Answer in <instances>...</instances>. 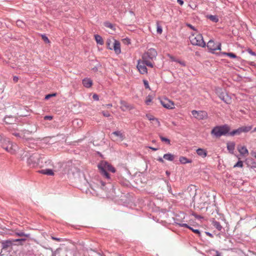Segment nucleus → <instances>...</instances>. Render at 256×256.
I'll use <instances>...</instances> for the list:
<instances>
[{
    "label": "nucleus",
    "mask_w": 256,
    "mask_h": 256,
    "mask_svg": "<svg viewBox=\"0 0 256 256\" xmlns=\"http://www.w3.org/2000/svg\"><path fill=\"white\" fill-rule=\"evenodd\" d=\"M235 135H239L238 128L236 130H234L231 132H230V130L228 132V133L227 134V136H234Z\"/></svg>",
    "instance_id": "nucleus-36"
},
{
    "label": "nucleus",
    "mask_w": 256,
    "mask_h": 256,
    "mask_svg": "<svg viewBox=\"0 0 256 256\" xmlns=\"http://www.w3.org/2000/svg\"><path fill=\"white\" fill-rule=\"evenodd\" d=\"M143 82H144V84L145 88H146V89L150 90V86H149V84H148V81L147 80H143Z\"/></svg>",
    "instance_id": "nucleus-42"
},
{
    "label": "nucleus",
    "mask_w": 256,
    "mask_h": 256,
    "mask_svg": "<svg viewBox=\"0 0 256 256\" xmlns=\"http://www.w3.org/2000/svg\"><path fill=\"white\" fill-rule=\"evenodd\" d=\"M216 254L215 256H222V254L218 250L216 251Z\"/></svg>",
    "instance_id": "nucleus-59"
},
{
    "label": "nucleus",
    "mask_w": 256,
    "mask_h": 256,
    "mask_svg": "<svg viewBox=\"0 0 256 256\" xmlns=\"http://www.w3.org/2000/svg\"><path fill=\"white\" fill-rule=\"evenodd\" d=\"M160 104L164 108L168 109H173L174 108V102L168 98L161 100Z\"/></svg>",
    "instance_id": "nucleus-12"
},
{
    "label": "nucleus",
    "mask_w": 256,
    "mask_h": 256,
    "mask_svg": "<svg viewBox=\"0 0 256 256\" xmlns=\"http://www.w3.org/2000/svg\"><path fill=\"white\" fill-rule=\"evenodd\" d=\"M104 24L106 28H108L112 30H115V27L114 25L109 22L106 21L104 22Z\"/></svg>",
    "instance_id": "nucleus-33"
},
{
    "label": "nucleus",
    "mask_w": 256,
    "mask_h": 256,
    "mask_svg": "<svg viewBox=\"0 0 256 256\" xmlns=\"http://www.w3.org/2000/svg\"><path fill=\"white\" fill-rule=\"evenodd\" d=\"M179 160L180 162L182 164L190 163L192 162L191 160L188 159L186 157L184 156H180L179 158Z\"/></svg>",
    "instance_id": "nucleus-28"
},
{
    "label": "nucleus",
    "mask_w": 256,
    "mask_h": 256,
    "mask_svg": "<svg viewBox=\"0 0 256 256\" xmlns=\"http://www.w3.org/2000/svg\"><path fill=\"white\" fill-rule=\"evenodd\" d=\"M112 104H106V106L108 108H111L112 106Z\"/></svg>",
    "instance_id": "nucleus-62"
},
{
    "label": "nucleus",
    "mask_w": 256,
    "mask_h": 256,
    "mask_svg": "<svg viewBox=\"0 0 256 256\" xmlns=\"http://www.w3.org/2000/svg\"><path fill=\"white\" fill-rule=\"evenodd\" d=\"M12 244V241L10 240H2V248L3 249H6L8 248L11 246Z\"/></svg>",
    "instance_id": "nucleus-18"
},
{
    "label": "nucleus",
    "mask_w": 256,
    "mask_h": 256,
    "mask_svg": "<svg viewBox=\"0 0 256 256\" xmlns=\"http://www.w3.org/2000/svg\"><path fill=\"white\" fill-rule=\"evenodd\" d=\"M189 229L190 230L198 234V236L200 235V232L198 229H194L192 227L189 228Z\"/></svg>",
    "instance_id": "nucleus-41"
},
{
    "label": "nucleus",
    "mask_w": 256,
    "mask_h": 256,
    "mask_svg": "<svg viewBox=\"0 0 256 256\" xmlns=\"http://www.w3.org/2000/svg\"><path fill=\"white\" fill-rule=\"evenodd\" d=\"M52 116H46L44 117V120H52Z\"/></svg>",
    "instance_id": "nucleus-53"
},
{
    "label": "nucleus",
    "mask_w": 256,
    "mask_h": 256,
    "mask_svg": "<svg viewBox=\"0 0 256 256\" xmlns=\"http://www.w3.org/2000/svg\"><path fill=\"white\" fill-rule=\"evenodd\" d=\"M174 155L170 153L164 154L163 156V158L164 159L168 160V161H173L174 160Z\"/></svg>",
    "instance_id": "nucleus-25"
},
{
    "label": "nucleus",
    "mask_w": 256,
    "mask_h": 256,
    "mask_svg": "<svg viewBox=\"0 0 256 256\" xmlns=\"http://www.w3.org/2000/svg\"><path fill=\"white\" fill-rule=\"evenodd\" d=\"M192 116L198 120H204L208 118V114L205 111L193 110L192 111Z\"/></svg>",
    "instance_id": "nucleus-10"
},
{
    "label": "nucleus",
    "mask_w": 256,
    "mask_h": 256,
    "mask_svg": "<svg viewBox=\"0 0 256 256\" xmlns=\"http://www.w3.org/2000/svg\"><path fill=\"white\" fill-rule=\"evenodd\" d=\"M238 150L239 152L242 156H244L246 154H248V150L246 148V146H245L238 147Z\"/></svg>",
    "instance_id": "nucleus-24"
},
{
    "label": "nucleus",
    "mask_w": 256,
    "mask_h": 256,
    "mask_svg": "<svg viewBox=\"0 0 256 256\" xmlns=\"http://www.w3.org/2000/svg\"><path fill=\"white\" fill-rule=\"evenodd\" d=\"M174 222L176 225L179 226L180 227H184L189 229L190 226L187 224L182 222L178 219L176 218L174 220Z\"/></svg>",
    "instance_id": "nucleus-23"
},
{
    "label": "nucleus",
    "mask_w": 256,
    "mask_h": 256,
    "mask_svg": "<svg viewBox=\"0 0 256 256\" xmlns=\"http://www.w3.org/2000/svg\"><path fill=\"white\" fill-rule=\"evenodd\" d=\"M192 215L194 216L196 219H198V220H200V219L203 218L202 216L200 215H198V214H196V213H194V212L192 214Z\"/></svg>",
    "instance_id": "nucleus-43"
},
{
    "label": "nucleus",
    "mask_w": 256,
    "mask_h": 256,
    "mask_svg": "<svg viewBox=\"0 0 256 256\" xmlns=\"http://www.w3.org/2000/svg\"><path fill=\"white\" fill-rule=\"evenodd\" d=\"M52 238L54 240H56V241H58V242H60L61 239L60 238H56V237H54V236H52Z\"/></svg>",
    "instance_id": "nucleus-55"
},
{
    "label": "nucleus",
    "mask_w": 256,
    "mask_h": 256,
    "mask_svg": "<svg viewBox=\"0 0 256 256\" xmlns=\"http://www.w3.org/2000/svg\"><path fill=\"white\" fill-rule=\"evenodd\" d=\"M243 166V162L241 160H238L234 166V168L240 167L242 168Z\"/></svg>",
    "instance_id": "nucleus-39"
},
{
    "label": "nucleus",
    "mask_w": 256,
    "mask_h": 256,
    "mask_svg": "<svg viewBox=\"0 0 256 256\" xmlns=\"http://www.w3.org/2000/svg\"><path fill=\"white\" fill-rule=\"evenodd\" d=\"M196 154L202 158H204L207 156V152L204 148H198L196 150Z\"/></svg>",
    "instance_id": "nucleus-16"
},
{
    "label": "nucleus",
    "mask_w": 256,
    "mask_h": 256,
    "mask_svg": "<svg viewBox=\"0 0 256 256\" xmlns=\"http://www.w3.org/2000/svg\"><path fill=\"white\" fill-rule=\"evenodd\" d=\"M152 97L150 96H148L146 98L145 102L146 105H149L150 103L152 102Z\"/></svg>",
    "instance_id": "nucleus-40"
},
{
    "label": "nucleus",
    "mask_w": 256,
    "mask_h": 256,
    "mask_svg": "<svg viewBox=\"0 0 256 256\" xmlns=\"http://www.w3.org/2000/svg\"><path fill=\"white\" fill-rule=\"evenodd\" d=\"M38 172L40 174H46L48 176H53L54 174V172L51 169H45L39 170Z\"/></svg>",
    "instance_id": "nucleus-21"
},
{
    "label": "nucleus",
    "mask_w": 256,
    "mask_h": 256,
    "mask_svg": "<svg viewBox=\"0 0 256 256\" xmlns=\"http://www.w3.org/2000/svg\"><path fill=\"white\" fill-rule=\"evenodd\" d=\"M76 122L78 124H80V125L82 124V121L80 120H74V124Z\"/></svg>",
    "instance_id": "nucleus-54"
},
{
    "label": "nucleus",
    "mask_w": 256,
    "mask_h": 256,
    "mask_svg": "<svg viewBox=\"0 0 256 256\" xmlns=\"http://www.w3.org/2000/svg\"><path fill=\"white\" fill-rule=\"evenodd\" d=\"M146 66L153 68L154 64L152 62H146L142 60H139L138 61L137 68L141 74H146L148 72V70Z\"/></svg>",
    "instance_id": "nucleus-5"
},
{
    "label": "nucleus",
    "mask_w": 256,
    "mask_h": 256,
    "mask_svg": "<svg viewBox=\"0 0 256 256\" xmlns=\"http://www.w3.org/2000/svg\"><path fill=\"white\" fill-rule=\"evenodd\" d=\"M156 31L158 34H162V28L158 24L157 25Z\"/></svg>",
    "instance_id": "nucleus-45"
},
{
    "label": "nucleus",
    "mask_w": 256,
    "mask_h": 256,
    "mask_svg": "<svg viewBox=\"0 0 256 256\" xmlns=\"http://www.w3.org/2000/svg\"><path fill=\"white\" fill-rule=\"evenodd\" d=\"M226 148L230 153L233 154L235 148V143L234 142H228L226 144Z\"/></svg>",
    "instance_id": "nucleus-19"
},
{
    "label": "nucleus",
    "mask_w": 256,
    "mask_h": 256,
    "mask_svg": "<svg viewBox=\"0 0 256 256\" xmlns=\"http://www.w3.org/2000/svg\"><path fill=\"white\" fill-rule=\"evenodd\" d=\"M170 59H171V60L172 61L178 62V64H180L182 66H186V63L184 61L180 60H179L178 59H176L174 57H171Z\"/></svg>",
    "instance_id": "nucleus-34"
},
{
    "label": "nucleus",
    "mask_w": 256,
    "mask_h": 256,
    "mask_svg": "<svg viewBox=\"0 0 256 256\" xmlns=\"http://www.w3.org/2000/svg\"><path fill=\"white\" fill-rule=\"evenodd\" d=\"M52 254L51 256H56V254L59 253L60 250L58 248L56 249V250H52Z\"/></svg>",
    "instance_id": "nucleus-44"
},
{
    "label": "nucleus",
    "mask_w": 256,
    "mask_h": 256,
    "mask_svg": "<svg viewBox=\"0 0 256 256\" xmlns=\"http://www.w3.org/2000/svg\"><path fill=\"white\" fill-rule=\"evenodd\" d=\"M205 233H206V235H208V236H210V237H211V238H213V236H213V234H211V233L209 232H205Z\"/></svg>",
    "instance_id": "nucleus-57"
},
{
    "label": "nucleus",
    "mask_w": 256,
    "mask_h": 256,
    "mask_svg": "<svg viewBox=\"0 0 256 256\" xmlns=\"http://www.w3.org/2000/svg\"><path fill=\"white\" fill-rule=\"evenodd\" d=\"M92 98L96 101H98L99 100V97L96 94H94L92 96Z\"/></svg>",
    "instance_id": "nucleus-52"
},
{
    "label": "nucleus",
    "mask_w": 256,
    "mask_h": 256,
    "mask_svg": "<svg viewBox=\"0 0 256 256\" xmlns=\"http://www.w3.org/2000/svg\"><path fill=\"white\" fill-rule=\"evenodd\" d=\"M252 128V126H242L239 127L238 130V132L239 135H240L242 133H247L250 132Z\"/></svg>",
    "instance_id": "nucleus-13"
},
{
    "label": "nucleus",
    "mask_w": 256,
    "mask_h": 256,
    "mask_svg": "<svg viewBox=\"0 0 256 256\" xmlns=\"http://www.w3.org/2000/svg\"><path fill=\"white\" fill-rule=\"evenodd\" d=\"M102 115L105 117H110V114L106 111L102 112Z\"/></svg>",
    "instance_id": "nucleus-49"
},
{
    "label": "nucleus",
    "mask_w": 256,
    "mask_h": 256,
    "mask_svg": "<svg viewBox=\"0 0 256 256\" xmlns=\"http://www.w3.org/2000/svg\"><path fill=\"white\" fill-rule=\"evenodd\" d=\"M94 38L98 44L100 45H102L104 44V40L98 34H96L94 35Z\"/></svg>",
    "instance_id": "nucleus-27"
},
{
    "label": "nucleus",
    "mask_w": 256,
    "mask_h": 256,
    "mask_svg": "<svg viewBox=\"0 0 256 256\" xmlns=\"http://www.w3.org/2000/svg\"><path fill=\"white\" fill-rule=\"evenodd\" d=\"M252 168H256V162H252Z\"/></svg>",
    "instance_id": "nucleus-61"
},
{
    "label": "nucleus",
    "mask_w": 256,
    "mask_h": 256,
    "mask_svg": "<svg viewBox=\"0 0 256 256\" xmlns=\"http://www.w3.org/2000/svg\"><path fill=\"white\" fill-rule=\"evenodd\" d=\"M94 256H104L100 253H95Z\"/></svg>",
    "instance_id": "nucleus-64"
},
{
    "label": "nucleus",
    "mask_w": 256,
    "mask_h": 256,
    "mask_svg": "<svg viewBox=\"0 0 256 256\" xmlns=\"http://www.w3.org/2000/svg\"><path fill=\"white\" fill-rule=\"evenodd\" d=\"M150 149H151L152 150H154V151H156L158 150V148H154V147H152V146H148V147Z\"/></svg>",
    "instance_id": "nucleus-58"
},
{
    "label": "nucleus",
    "mask_w": 256,
    "mask_h": 256,
    "mask_svg": "<svg viewBox=\"0 0 256 256\" xmlns=\"http://www.w3.org/2000/svg\"><path fill=\"white\" fill-rule=\"evenodd\" d=\"M120 104L122 107H124L126 109L131 110L133 108L131 105L128 104L126 102L122 100L120 101Z\"/></svg>",
    "instance_id": "nucleus-32"
},
{
    "label": "nucleus",
    "mask_w": 256,
    "mask_h": 256,
    "mask_svg": "<svg viewBox=\"0 0 256 256\" xmlns=\"http://www.w3.org/2000/svg\"><path fill=\"white\" fill-rule=\"evenodd\" d=\"M10 119H14V118L12 116H7V117H6L4 118V122H6V123H8V124H12V121Z\"/></svg>",
    "instance_id": "nucleus-37"
},
{
    "label": "nucleus",
    "mask_w": 256,
    "mask_h": 256,
    "mask_svg": "<svg viewBox=\"0 0 256 256\" xmlns=\"http://www.w3.org/2000/svg\"><path fill=\"white\" fill-rule=\"evenodd\" d=\"M247 52L248 54L252 56H256V53L254 52H253L251 49L248 48L247 50Z\"/></svg>",
    "instance_id": "nucleus-48"
},
{
    "label": "nucleus",
    "mask_w": 256,
    "mask_h": 256,
    "mask_svg": "<svg viewBox=\"0 0 256 256\" xmlns=\"http://www.w3.org/2000/svg\"><path fill=\"white\" fill-rule=\"evenodd\" d=\"M157 51L154 48H150L142 56V60L146 62H152L156 59Z\"/></svg>",
    "instance_id": "nucleus-6"
},
{
    "label": "nucleus",
    "mask_w": 256,
    "mask_h": 256,
    "mask_svg": "<svg viewBox=\"0 0 256 256\" xmlns=\"http://www.w3.org/2000/svg\"><path fill=\"white\" fill-rule=\"evenodd\" d=\"M186 26H188V28H191L192 30H194V31H196V29L194 28V26H192L191 24H186Z\"/></svg>",
    "instance_id": "nucleus-51"
},
{
    "label": "nucleus",
    "mask_w": 256,
    "mask_h": 256,
    "mask_svg": "<svg viewBox=\"0 0 256 256\" xmlns=\"http://www.w3.org/2000/svg\"><path fill=\"white\" fill-rule=\"evenodd\" d=\"M18 148V146L17 144L12 142L11 143L8 144V146H7L4 149L11 154H14L16 152Z\"/></svg>",
    "instance_id": "nucleus-11"
},
{
    "label": "nucleus",
    "mask_w": 256,
    "mask_h": 256,
    "mask_svg": "<svg viewBox=\"0 0 256 256\" xmlns=\"http://www.w3.org/2000/svg\"><path fill=\"white\" fill-rule=\"evenodd\" d=\"M11 142H12L10 140L9 138H4L2 136L0 135V143L3 148H5L7 146H8V144Z\"/></svg>",
    "instance_id": "nucleus-14"
},
{
    "label": "nucleus",
    "mask_w": 256,
    "mask_h": 256,
    "mask_svg": "<svg viewBox=\"0 0 256 256\" xmlns=\"http://www.w3.org/2000/svg\"><path fill=\"white\" fill-rule=\"evenodd\" d=\"M16 24L18 26H20L21 28H22L24 26V22H23V21H22L20 20H16Z\"/></svg>",
    "instance_id": "nucleus-38"
},
{
    "label": "nucleus",
    "mask_w": 256,
    "mask_h": 256,
    "mask_svg": "<svg viewBox=\"0 0 256 256\" xmlns=\"http://www.w3.org/2000/svg\"><path fill=\"white\" fill-rule=\"evenodd\" d=\"M112 135H114L118 137L121 140H122L125 138L124 135L119 130L114 131L112 133Z\"/></svg>",
    "instance_id": "nucleus-20"
},
{
    "label": "nucleus",
    "mask_w": 256,
    "mask_h": 256,
    "mask_svg": "<svg viewBox=\"0 0 256 256\" xmlns=\"http://www.w3.org/2000/svg\"><path fill=\"white\" fill-rule=\"evenodd\" d=\"M15 234L20 236H26V238H29L30 236V234H25L22 231H18L15 232Z\"/></svg>",
    "instance_id": "nucleus-31"
},
{
    "label": "nucleus",
    "mask_w": 256,
    "mask_h": 256,
    "mask_svg": "<svg viewBox=\"0 0 256 256\" xmlns=\"http://www.w3.org/2000/svg\"><path fill=\"white\" fill-rule=\"evenodd\" d=\"M20 160H26L28 165L31 168L37 166L42 167L44 166L43 161L44 158V156H42L38 153H32L24 150L20 152Z\"/></svg>",
    "instance_id": "nucleus-1"
},
{
    "label": "nucleus",
    "mask_w": 256,
    "mask_h": 256,
    "mask_svg": "<svg viewBox=\"0 0 256 256\" xmlns=\"http://www.w3.org/2000/svg\"><path fill=\"white\" fill-rule=\"evenodd\" d=\"M212 225L215 228H216L219 231L221 230L222 229V227L221 226L220 222L216 220L212 222Z\"/></svg>",
    "instance_id": "nucleus-30"
},
{
    "label": "nucleus",
    "mask_w": 256,
    "mask_h": 256,
    "mask_svg": "<svg viewBox=\"0 0 256 256\" xmlns=\"http://www.w3.org/2000/svg\"><path fill=\"white\" fill-rule=\"evenodd\" d=\"M56 96V93H54V94H48L46 96L45 100H48L50 98H51L52 96Z\"/></svg>",
    "instance_id": "nucleus-47"
},
{
    "label": "nucleus",
    "mask_w": 256,
    "mask_h": 256,
    "mask_svg": "<svg viewBox=\"0 0 256 256\" xmlns=\"http://www.w3.org/2000/svg\"><path fill=\"white\" fill-rule=\"evenodd\" d=\"M42 38L43 39V40H44V42H46V43H49L50 42V40L48 38L45 36V35H42Z\"/></svg>",
    "instance_id": "nucleus-50"
},
{
    "label": "nucleus",
    "mask_w": 256,
    "mask_h": 256,
    "mask_svg": "<svg viewBox=\"0 0 256 256\" xmlns=\"http://www.w3.org/2000/svg\"><path fill=\"white\" fill-rule=\"evenodd\" d=\"M206 18L214 22H217L219 20L218 16L216 15H207Z\"/></svg>",
    "instance_id": "nucleus-26"
},
{
    "label": "nucleus",
    "mask_w": 256,
    "mask_h": 256,
    "mask_svg": "<svg viewBox=\"0 0 256 256\" xmlns=\"http://www.w3.org/2000/svg\"><path fill=\"white\" fill-rule=\"evenodd\" d=\"M146 117L148 120L155 122L158 126H160V123L158 118H155L154 116L150 114H146Z\"/></svg>",
    "instance_id": "nucleus-22"
},
{
    "label": "nucleus",
    "mask_w": 256,
    "mask_h": 256,
    "mask_svg": "<svg viewBox=\"0 0 256 256\" xmlns=\"http://www.w3.org/2000/svg\"><path fill=\"white\" fill-rule=\"evenodd\" d=\"M25 132L24 131H20V132H12V134L16 136L18 138L22 139L26 145L28 146L29 141L33 140L32 138H26L24 135Z\"/></svg>",
    "instance_id": "nucleus-8"
},
{
    "label": "nucleus",
    "mask_w": 256,
    "mask_h": 256,
    "mask_svg": "<svg viewBox=\"0 0 256 256\" xmlns=\"http://www.w3.org/2000/svg\"><path fill=\"white\" fill-rule=\"evenodd\" d=\"M158 160L160 162H164V160H163V158H158Z\"/></svg>",
    "instance_id": "nucleus-60"
},
{
    "label": "nucleus",
    "mask_w": 256,
    "mask_h": 256,
    "mask_svg": "<svg viewBox=\"0 0 256 256\" xmlns=\"http://www.w3.org/2000/svg\"><path fill=\"white\" fill-rule=\"evenodd\" d=\"M216 92L218 97L225 103L229 104L231 102V97L228 94L225 90L218 88L216 90Z\"/></svg>",
    "instance_id": "nucleus-7"
},
{
    "label": "nucleus",
    "mask_w": 256,
    "mask_h": 256,
    "mask_svg": "<svg viewBox=\"0 0 256 256\" xmlns=\"http://www.w3.org/2000/svg\"><path fill=\"white\" fill-rule=\"evenodd\" d=\"M207 46L209 50L212 53H214V52L216 50H221V44L220 42L216 44L212 40H210L208 41Z\"/></svg>",
    "instance_id": "nucleus-9"
},
{
    "label": "nucleus",
    "mask_w": 256,
    "mask_h": 256,
    "mask_svg": "<svg viewBox=\"0 0 256 256\" xmlns=\"http://www.w3.org/2000/svg\"><path fill=\"white\" fill-rule=\"evenodd\" d=\"M177 2L180 5L182 6L184 2L182 0H177Z\"/></svg>",
    "instance_id": "nucleus-56"
},
{
    "label": "nucleus",
    "mask_w": 256,
    "mask_h": 256,
    "mask_svg": "<svg viewBox=\"0 0 256 256\" xmlns=\"http://www.w3.org/2000/svg\"><path fill=\"white\" fill-rule=\"evenodd\" d=\"M82 84L86 88H89L92 86V81L90 78H85L82 80Z\"/></svg>",
    "instance_id": "nucleus-17"
},
{
    "label": "nucleus",
    "mask_w": 256,
    "mask_h": 256,
    "mask_svg": "<svg viewBox=\"0 0 256 256\" xmlns=\"http://www.w3.org/2000/svg\"><path fill=\"white\" fill-rule=\"evenodd\" d=\"M160 138L162 142L166 143L168 145H170V140L168 138L164 137L162 136H160Z\"/></svg>",
    "instance_id": "nucleus-35"
},
{
    "label": "nucleus",
    "mask_w": 256,
    "mask_h": 256,
    "mask_svg": "<svg viewBox=\"0 0 256 256\" xmlns=\"http://www.w3.org/2000/svg\"><path fill=\"white\" fill-rule=\"evenodd\" d=\"M230 130V126L227 124L217 126L212 130L211 134L216 138H219L222 136H227Z\"/></svg>",
    "instance_id": "nucleus-3"
},
{
    "label": "nucleus",
    "mask_w": 256,
    "mask_h": 256,
    "mask_svg": "<svg viewBox=\"0 0 256 256\" xmlns=\"http://www.w3.org/2000/svg\"><path fill=\"white\" fill-rule=\"evenodd\" d=\"M18 77L16 76H14V78H13V80H14V82H17V81L18 80Z\"/></svg>",
    "instance_id": "nucleus-63"
},
{
    "label": "nucleus",
    "mask_w": 256,
    "mask_h": 256,
    "mask_svg": "<svg viewBox=\"0 0 256 256\" xmlns=\"http://www.w3.org/2000/svg\"><path fill=\"white\" fill-rule=\"evenodd\" d=\"M111 43H112V42L110 40H108L106 42L108 48L110 50H112V46H110Z\"/></svg>",
    "instance_id": "nucleus-46"
},
{
    "label": "nucleus",
    "mask_w": 256,
    "mask_h": 256,
    "mask_svg": "<svg viewBox=\"0 0 256 256\" xmlns=\"http://www.w3.org/2000/svg\"><path fill=\"white\" fill-rule=\"evenodd\" d=\"M220 56H227L232 58H237L236 54L232 52H221Z\"/></svg>",
    "instance_id": "nucleus-29"
},
{
    "label": "nucleus",
    "mask_w": 256,
    "mask_h": 256,
    "mask_svg": "<svg viewBox=\"0 0 256 256\" xmlns=\"http://www.w3.org/2000/svg\"><path fill=\"white\" fill-rule=\"evenodd\" d=\"M98 168L101 174L105 177L108 180H110V176L108 172H110L112 173L116 172L115 168L110 164L106 161H102L98 164Z\"/></svg>",
    "instance_id": "nucleus-2"
},
{
    "label": "nucleus",
    "mask_w": 256,
    "mask_h": 256,
    "mask_svg": "<svg viewBox=\"0 0 256 256\" xmlns=\"http://www.w3.org/2000/svg\"><path fill=\"white\" fill-rule=\"evenodd\" d=\"M112 45V50H114L116 54H120L121 52L120 42L116 40H114Z\"/></svg>",
    "instance_id": "nucleus-15"
},
{
    "label": "nucleus",
    "mask_w": 256,
    "mask_h": 256,
    "mask_svg": "<svg viewBox=\"0 0 256 256\" xmlns=\"http://www.w3.org/2000/svg\"><path fill=\"white\" fill-rule=\"evenodd\" d=\"M190 43L193 46H197L202 48L206 46V43L204 40L202 36L196 32L194 34H192L189 37Z\"/></svg>",
    "instance_id": "nucleus-4"
}]
</instances>
